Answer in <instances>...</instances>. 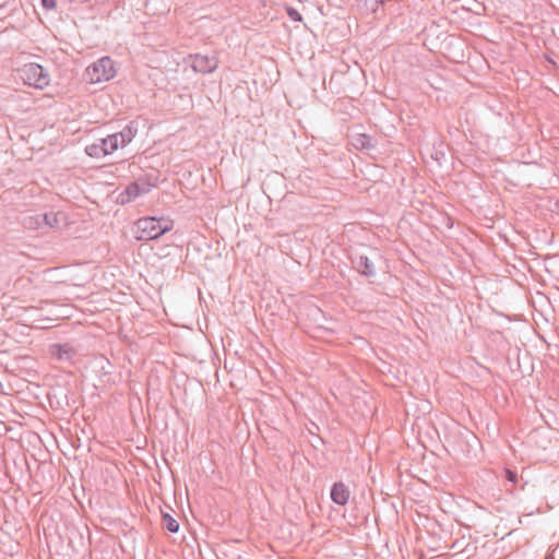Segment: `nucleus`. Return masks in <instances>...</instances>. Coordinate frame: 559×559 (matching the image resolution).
Listing matches in <instances>:
<instances>
[{
  "instance_id": "nucleus-6",
  "label": "nucleus",
  "mask_w": 559,
  "mask_h": 559,
  "mask_svg": "<svg viewBox=\"0 0 559 559\" xmlns=\"http://www.w3.org/2000/svg\"><path fill=\"white\" fill-rule=\"evenodd\" d=\"M190 59L192 69L199 73H211L218 67V60L216 57H210L198 53L191 56Z\"/></svg>"
},
{
  "instance_id": "nucleus-1",
  "label": "nucleus",
  "mask_w": 559,
  "mask_h": 559,
  "mask_svg": "<svg viewBox=\"0 0 559 559\" xmlns=\"http://www.w3.org/2000/svg\"><path fill=\"white\" fill-rule=\"evenodd\" d=\"M117 73L116 62L110 57L105 56L87 66L83 76L87 84L99 85L114 80Z\"/></svg>"
},
{
  "instance_id": "nucleus-8",
  "label": "nucleus",
  "mask_w": 559,
  "mask_h": 559,
  "mask_svg": "<svg viewBox=\"0 0 559 559\" xmlns=\"http://www.w3.org/2000/svg\"><path fill=\"white\" fill-rule=\"evenodd\" d=\"M49 353L53 358L59 359V360L70 359L74 355V350L71 346L60 345V344H55V345L50 346Z\"/></svg>"
},
{
  "instance_id": "nucleus-3",
  "label": "nucleus",
  "mask_w": 559,
  "mask_h": 559,
  "mask_svg": "<svg viewBox=\"0 0 559 559\" xmlns=\"http://www.w3.org/2000/svg\"><path fill=\"white\" fill-rule=\"evenodd\" d=\"M20 78L24 82V84L44 90L50 83V76L47 71L38 63H28L25 64L22 69H20Z\"/></svg>"
},
{
  "instance_id": "nucleus-4",
  "label": "nucleus",
  "mask_w": 559,
  "mask_h": 559,
  "mask_svg": "<svg viewBox=\"0 0 559 559\" xmlns=\"http://www.w3.org/2000/svg\"><path fill=\"white\" fill-rule=\"evenodd\" d=\"M133 134L130 129L114 133L102 140V152L104 155L112 154L120 147H124L132 141Z\"/></svg>"
},
{
  "instance_id": "nucleus-7",
  "label": "nucleus",
  "mask_w": 559,
  "mask_h": 559,
  "mask_svg": "<svg viewBox=\"0 0 559 559\" xmlns=\"http://www.w3.org/2000/svg\"><path fill=\"white\" fill-rule=\"evenodd\" d=\"M350 492L343 483H336L333 485L331 490L332 500L340 504L345 506L349 500Z\"/></svg>"
},
{
  "instance_id": "nucleus-9",
  "label": "nucleus",
  "mask_w": 559,
  "mask_h": 559,
  "mask_svg": "<svg viewBox=\"0 0 559 559\" xmlns=\"http://www.w3.org/2000/svg\"><path fill=\"white\" fill-rule=\"evenodd\" d=\"M59 223L58 215L56 213H48L43 215L41 222H37L36 225L38 227L41 226H48V227H55Z\"/></svg>"
},
{
  "instance_id": "nucleus-5",
  "label": "nucleus",
  "mask_w": 559,
  "mask_h": 559,
  "mask_svg": "<svg viewBox=\"0 0 559 559\" xmlns=\"http://www.w3.org/2000/svg\"><path fill=\"white\" fill-rule=\"evenodd\" d=\"M148 191L150 187L147 185H141L138 181L131 182L122 192H120L118 195V202L122 205L128 204Z\"/></svg>"
},
{
  "instance_id": "nucleus-10",
  "label": "nucleus",
  "mask_w": 559,
  "mask_h": 559,
  "mask_svg": "<svg viewBox=\"0 0 559 559\" xmlns=\"http://www.w3.org/2000/svg\"><path fill=\"white\" fill-rule=\"evenodd\" d=\"M163 521H164L165 527L170 533H177L178 532L179 524H178V522L173 516H170L169 514H165L164 518H163Z\"/></svg>"
},
{
  "instance_id": "nucleus-13",
  "label": "nucleus",
  "mask_w": 559,
  "mask_h": 559,
  "mask_svg": "<svg viewBox=\"0 0 559 559\" xmlns=\"http://www.w3.org/2000/svg\"><path fill=\"white\" fill-rule=\"evenodd\" d=\"M41 5L46 10H53L57 7V0H41Z\"/></svg>"
},
{
  "instance_id": "nucleus-11",
  "label": "nucleus",
  "mask_w": 559,
  "mask_h": 559,
  "mask_svg": "<svg viewBox=\"0 0 559 559\" xmlns=\"http://www.w3.org/2000/svg\"><path fill=\"white\" fill-rule=\"evenodd\" d=\"M86 153L91 156V157H99L103 152H102V143L100 144H91V145H87L86 146Z\"/></svg>"
},
{
  "instance_id": "nucleus-14",
  "label": "nucleus",
  "mask_w": 559,
  "mask_h": 559,
  "mask_svg": "<svg viewBox=\"0 0 559 559\" xmlns=\"http://www.w3.org/2000/svg\"><path fill=\"white\" fill-rule=\"evenodd\" d=\"M504 475L509 481L516 484L518 475L514 472H512L511 469H506Z\"/></svg>"
},
{
  "instance_id": "nucleus-12",
  "label": "nucleus",
  "mask_w": 559,
  "mask_h": 559,
  "mask_svg": "<svg viewBox=\"0 0 559 559\" xmlns=\"http://www.w3.org/2000/svg\"><path fill=\"white\" fill-rule=\"evenodd\" d=\"M287 12V15L293 20V21H296V22H301L302 21V16L301 14L294 8H287L286 10Z\"/></svg>"
},
{
  "instance_id": "nucleus-2",
  "label": "nucleus",
  "mask_w": 559,
  "mask_h": 559,
  "mask_svg": "<svg viewBox=\"0 0 559 559\" xmlns=\"http://www.w3.org/2000/svg\"><path fill=\"white\" fill-rule=\"evenodd\" d=\"M173 228V222L165 218L143 217L135 223V237L139 240L156 239Z\"/></svg>"
}]
</instances>
